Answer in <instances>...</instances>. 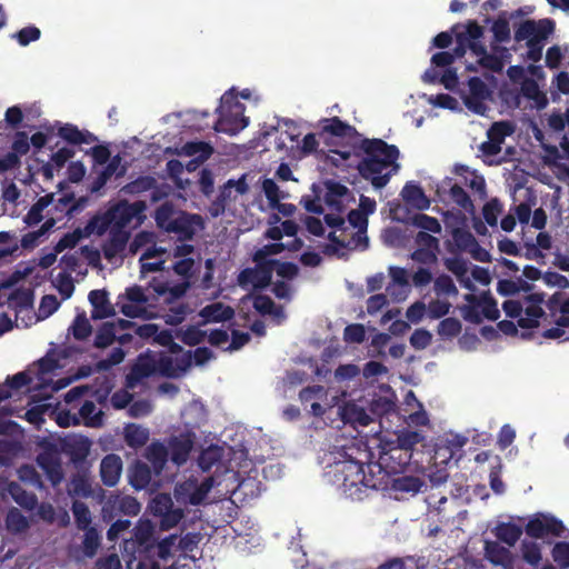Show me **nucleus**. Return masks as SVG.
Segmentation results:
<instances>
[{
  "mask_svg": "<svg viewBox=\"0 0 569 569\" xmlns=\"http://www.w3.org/2000/svg\"><path fill=\"white\" fill-rule=\"evenodd\" d=\"M355 154L361 156L356 168L359 176L369 181L375 189L385 188L399 170L397 162L400 152L397 146L382 139L365 138L355 147Z\"/></svg>",
  "mask_w": 569,
  "mask_h": 569,
  "instance_id": "nucleus-1",
  "label": "nucleus"
},
{
  "mask_svg": "<svg viewBox=\"0 0 569 569\" xmlns=\"http://www.w3.org/2000/svg\"><path fill=\"white\" fill-rule=\"evenodd\" d=\"M333 453L331 465L335 482L352 499L361 500V485L366 479L363 458H368L366 450L356 443L342 446Z\"/></svg>",
  "mask_w": 569,
  "mask_h": 569,
  "instance_id": "nucleus-2",
  "label": "nucleus"
},
{
  "mask_svg": "<svg viewBox=\"0 0 569 569\" xmlns=\"http://www.w3.org/2000/svg\"><path fill=\"white\" fill-rule=\"evenodd\" d=\"M194 260L192 258H182L173 264V271L183 277V281L179 283H170L161 278H153L150 287L159 297H163V301L171 303L183 297L190 287V278L193 274Z\"/></svg>",
  "mask_w": 569,
  "mask_h": 569,
  "instance_id": "nucleus-3",
  "label": "nucleus"
},
{
  "mask_svg": "<svg viewBox=\"0 0 569 569\" xmlns=\"http://www.w3.org/2000/svg\"><path fill=\"white\" fill-rule=\"evenodd\" d=\"M154 525L149 519H140L130 539L124 540L126 553L136 559H152L154 556Z\"/></svg>",
  "mask_w": 569,
  "mask_h": 569,
  "instance_id": "nucleus-4",
  "label": "nucleus"
},
{
  "mask_svg": "<svg viewBox=\"0 0 569 569\" xmlns=\"http://www.w3.org/2000/svg\"><path fill=\"white\" fill-rule=\"evenodd\" d=\"M243 107L237 100L234 89L227 91L220 99V106L217 111L220 112V117L214 123V130L217 132L236 133L240 129H243L249 120L244 117H238L241 113Z\"/></svg>",
  "mask_w": 569,
  "mask_h": 569,
  "instance_id": "nucleus-5",
  "label": "nucleus"
},
{
  "mask_svg": "<svg viewBox=\"0 0 569 569\" xmlns=\"http://www.w3.org/2000/svg\"><path fill=\"white\" fill-rule=\"evenodd\" d=\"M146 210V203L143 201H136L129 203L126 200H121L107 210L108 217L112 221V228H119L124 230L133 220L137 222L142 221V213Z\"/></svg>",
  "mask_w": 569,
  "mask_h": 569,
  "instance_id": "nucleus-6",
  "label": "nucleus"
},
{
  "mask_svg": "<svg viewBox=\"0 0 569 569\" xmlns=\"http://www.w3.org/2000/svg\"><path fill=\"white\" fill-rule=\"evenodd\" d=\"M555 30V22L551 19L523 20L518 24H513V39L517 42L535 40L537 38L548 39Z\"/></svg>",
  "mask_w": 569,
  "mask_h": 569,
  "instance_id": "nucleus-7",
  "label": "nucleus"
},
{
  "mask_svg": "<svg viewBox=\"0 0 569 569\" xmlns=\"http://www.w3.org/2000/svg\"><path fill=\"white\" fill-rule=\"evenodd\" d=\"M141 510L140 502L131 496L111 495L102 506V518L111 521L119 515L137 516Z\"/></svg>",
  "mask_w": 569,
  "mask_h": 569,
  "instance_id": "nucleus-8",
  "label": "nucleus"
},
{
  "mask_svg": "<svg viewBox=\"0 0 569 569\" xmlns=\"http://www.w3.org/2000/svg\"><path fill=\"white\" fill-rule=\"evenodd\" d=\"M468 93L462 97L466 108L473 113L486 114L488 110L486 100L491 96L486 82L479 77H471L468 81Z\"/></svg>",
  "mask_w": 569,
  "mask_h": 569,
  "instance_id": "nucleus-9",
  "label": "nucleus"
},
{
  "mask_svg": "<svg viewBox=\"0 0 569 569\" xmlns=\"http://www.w3.org/2000/svg\"><path fill=\"white\" fill-rule=\"evenodd\" d=\"M412 453L401 448L390 446L388 450H383L379 458V463L390 475L403 473L409 467Z\"/></svg>",
  "mask_w": 569,
  "mask_h": 569,
  "instance_id": "nucleus-10",
  "label": "nucleus"
},
{
  "mask_svg": "<svg viewBox=\"0 0 569 569\" xmlns=\"http://www.w3.org/2000/svg\"><path fill=\"white\" fill-rule=\"evenodd\" d=\"M272 271L263 264L253 268H244L238 274V284L247 289L250 284L254 290H262L270 286Z\"/></svg>",
  "mask_w": 569,
  "mask_h": 569,
  "instance_id": "nucleus-11",
  "label": "nucleus"
},
{
  "mask_svg": "<svg viewBox=\"0 0 569 569\" xmlns=\"http://www.w3.org/2000/svg\"><path fill=\"white\" fill-rule=\"evenodd\" d=\"M157 372L156 358L149 355H140L136 363L131 367L126 378V386L133 389L143 379L153 376Z\"/></svg>",
  "mask_w": 569,
  "mask_h": 569,
  "instance_id": "nucleus-12",
  "label": "nucleus"
},
{
  "mask_svg": "<svg viewBox=\"0 0 569 569\" xmlns=\"http://www.w3.org/2000/svg\"><path fill=\"white\" fill-rule=\"evenodd\" d=\"M202 319L199 326L230 321L234 317V309L231 306L217 301L204 306L199 311Z\"/></svg>",
  "mask_w": 569,
  "mask_h": 569,
  "instance_id": "nucleus-13",
  "label": "nucleus"
},
{
  "mask_svg": "<svg viewBox=\"0 0 569 569\" xmlns=\"http://www.w3.org/2000/svg\"><path fill=\"white\" fill-rule=\"evenodd\" d=\"M122 459L116 453H108L100 462V478L104 486L114 487L122 473Z\"/></svg>",
  "mask_w": 569,
  "mask_h": 569,
  "instance_id": "nucleus-14",
  "label": "nucleus"
},
{
  "mask_svg": "<svg viewBox=\"0 0 569 569\" xmlns=\"http://www.w3.org/2000/svg\"><path fill=\"white\" fill-rule=\"evenodd\" d=\"M192 447L193 439L189 433H180L179 436L171 437L168 443L171 461L177 466L186 463Z\"/></svg>",
  "mask_w": 569,
  "mask_h": 569,
  "instance_id": "nucleus-15",
  "label": "nucleus"
},
{
  "mask_svg": "<svg viewBox=\"0 0 569 569\" xmlns=\"http://www.w3.org/2000/svg\"><path fill=\"white\" fill-rule=\"evenodd\" d=\"M368 472H366V479L361 485V495L367 490H386L389 487V476L390 473L382 467V465L378 463H369L367 466Z\"/></svg>",
  "mask_w": 569,
  "mask_h": 569,
  "instance_id": "nucleus-16",
  "label": "nucleus"
},
{
  "mask_svg": "<svg viewBox=\"0 0 569 569\" xmlns=\"http://www.w3.org/2000/svg\"><path fill=\"white\" fill-rule=\"evenodd\" d=\"M88 298L92 306V319H106L114 316V308L110 303L108 292L106 290H92L89 292Z\"/></svg>",
  "mask_w": 569,
  "mask_h": 569,
  "instance_id": "nucleus-17",
  "label": "nucleus"
},
{
  "mask_svg": "<svg viewBox=\"0 0 569 569\" xmlns=\"http://www.w3.org/2000/svg\"><path fill=\"white\" fill-rule=\"evenodd\" d=\"M340 416L345 423L362 427H367L373 421V418L367 412L366 408L353 401H348L340 408Z\"/></svg>",
  "mask_w": 569,
  "mask_h": 569,
  "instance_id": "nucleus-18",
  "label": "nucleus"
},
{
  "mask_svg": "<svg viewBox=\"0 0 569 569\" xmlns=\"http://www.w3.org/2000/svg\"><path fill=\"white\" fill-rule=\"evenodd\" d=\"M39 467L43 470L51 485L58 486L63 479L60 459L53 453H41L37 458Z\"/></svg>",
  "mask_w": 569,
  "mask_h": 569,
  "instance_id": "nucleus-19",
  "label": "nucleus"
},
{
  "mask_svg": "<svg viewBox=\"0 0 569 569\" xmlns=\"http://www.w3.org/2000/svg\"><path fill=\"white\" fill-rule=\"evenodd\" d=\"M129 232L120 230L119 228H112L110 230L109 239L102 244V252L107 260H112L120 252H122L129 240Z\"/></svg>",
  "mask_w": 569,
  "mask_h": 569,
  "instance_id": "nucleus-20",
  "label": "nucleus"
},
{
  "mask_svg": "<svg viewBox=\"0 0 569 569\" xmlns=\"http://www.w3.org/2000/svg\"><path fill=\"white\" fill-rule=\"evenodd\" d=\"M320 123L322 132L333 137L356 138L360 136L353 126L342 121L339 117L321 119Z\"/></svg>",
  "mask_w": 569,
  "mask_h": 569,
  "instance_id": "nucleus-21",
  "label": "nucleus"
},
{
  "mask_svg": "<svg viewBox=\"0 0 569 569\" xmlns=\"http://www.w3.org/2000/svg\"><path fill=\"white\" fill-rule=\"evenodd\" d=\"M403 201L418 210H426L430 207V200L425 194L422 188L415 182H407L401 190Z\"/></svg>",
  "mask_w": 569,
  "mask_h": 569,
  "instance_id": "nucleus-22",
  "label": "nucleus"
},
{
  "mask_svg": "<svg viewBox=\"0 0 569 569\" xmlns=\"http://www.w3.org/2000/svg\"><path fill=\"white\" fill-rule=\"evenodd\" d=\"M491 31L493 33V41L490 47L493 52H500L505 50L499 44L507 43L511 39L510 26L509 21L506 18V12H502L498 16V18L492 22Z\"/></svg>",
  "mask_w": 569,
  "mask_h": 569,
  "instance_id": "nucleus-23",
  "label": "nucleus"
},
{
  "mask_svg": "<svg viewBox=\"0 0 569 569\" xmlns=\"http://www.w3.org/2000/svg\"><path fill=\"white\" fill-rule=\"evenodd\" d=\"M348 193L349 190L345 184L329 181L327 182L325 202L330 209L336 210L337 212H341L345 208L343 198L348 196Z\"/></svg>",
  "mask_w": 569,
  "mask_h": 569,
  "instance_id": "nucleus-24",
  "label": "nucleus"
},
{
  "mask_svg": "<svg viewBox=\"0 0 569 569\" xmlns=\"http://www.w3.org/2000/svg\"><path fill=\"white\" fill-rule=\"evenodd\" d=\"M487 559L496 566H510L512 556L509 549L495 541H487L485 546Z\"/></svg>",
  "mask_w": 569,
  "mask_h": 569,
  "instance_id": "nucleus-25",
  "label": "nucleus"
},
{
  "mask_svg": "<svg viewBox=\"0 0 569 569\" xmlns=\"http://www.w3.org/2000/svg\"><path fill=\"white\" fill-rule=\"evenodd\" d=\"M168 447L159 441L152 442L146 450V458L157 472H160L163 469L168 460Z\"/></svg>",
  "mask_w": 569,
  "mask_h": 569,
  "instance_id": "nucleus-26",
  "label": "nucleus"
},
{
  "mask_svg": "<svg viewBox=\"0 0 569 569\" xmlns=\"http://www.w3.org/2000/svg\"><path fill=\"white\" fill-rule=\"evenodd\" d=\"M181 153L196 157L197 161L204 162L213 153V147L204 141H189L182 146Z\"/></svg>",
  "mask_w": 569,
  "mask_h": 569,
  "instance_id": "nucleus-27",
  "label": "nucleus"
},
{
  "mask_svg": "<svg viewBox=\"0 0 569 569\" xmlns=\"http://www.w3.org/2000/svg\"><path fill=\"white\" fill-rule=\"evenodd\" d=\"M83 531L84 535L80 550L84 558L92 559L101 547V536L97 528H90Z\"/></svg>",
  "mask_w": 569,
  "mask_h": 569,
  "instance_id": "nucleus-28",
  "label": "nucleus"
},
{
  "mask_svg": "<svg viewBox=\"0 0 569 569\" xmlns=\"http://www.w3.org/2000/svg\"><path fill=\"white\" fill-rule=\"evenodd\" d=\"M129 478L133 488L144 489L151 481V470L147 463L136 461L130 469Z\"/></svg>",
  "mask_w": 569,
  "mask_h": 569,
  "instance_id": "nucleus-29",
  "label": "nucleus"
},
{
  "mask_svg": "<svg viewBox=\"0 0 569 569\" xmlns=\"http://www.w3.org/2000/svg\"><path fill=\"white\" fill-rule=\"evenodd\" d=\"M148 440V429L136 423H130L124 428V441L130 448L143 447Z\"/></svg>",
  "mask_w": 569,
  "mask_h": 569,
  "instance_id": "nucleus-30",
  "label": "nucleus"
},
{
  "mask_svg": "<svg viewBox=\"0 0 569 569\" xmlns=\"http://www.w3.org/2000/svg\"><path fill=\"white\" fill-rule=\"evenodd\" d=\"M496 537L506 545L513 547L522 535L521 527L511 522H501L495 529Z\"/></svg>",
  "mask_w": 569,
  "mask_h": 569,
  "instance_id": "nucleus-31",
  "label": "nucleus"
},
{
  "mask_svg": "<svg viewBox=\"0 0 569 569\" xmlns=\"http://www.w3.org/2000/svg\"><path fill=\"white\" fill-rule=\"evenodd\" d=\"M120 157L116 156L107 163L106 168L94 179L91 187L92 192L99 191L113 174L122 176L124 173V169L117 172L120 167Z\"/></svg>",
  "mask_w": 569,
  "mask_h": 569,
  "instance_id": "nucleus-32",
  "label": "nucleus"
},
{
  "mask_svg": "<svg viewBox=\"0 0 569 569\" xmlns=\"http://www.w3.org/2000/svg\"><path fill=\"white\" fill-rule=\"evenodd\" d=\"M117 339L116 333V323L114 322H103L100 328L97 330L93 346L98 349H104L110 347Z\"/></svg>",
  "mask_w": 569,
  "mask_h": 569,
  "instance_id": "nucleus-33",
  "label": "nucleus"
},
{
  "mask_svg": "<svg viewBox=\"0 0 569 569\" xmlns=\"http://www.w3.org/2000/svg\"><path fill=\"white\" fill-rule=\"evenodd\" d=\"M71 510L74 517L76 526L79 530H87L93 528L91 526V512L84 502L80 500H74L72 502Z\"/></svg>",
  "mask_w": 569,
  "mask_h": 569,
  "instance_id": "nucleus-34",
  "label": "nucleus"
},
{
  "mask_svg": "<svg viewBox=\"0 0 569 569\" xmlns=\"http://www.w3.org/2000/svg\"><path fill=\"white\" fill-rule=\"evenodd\" d=\"M112 229V221L110 217H108V212L106 211L102 214H97L92 217L84 227V234L90 236L96 233L98 236H102L108 230Z\"/></svg>",
  "mask_w": 569,
  "mask_h": 569,
  "instance_id": "nucleus-35",
  "label": "nucleus"
},
{
  "mask_svg": "<svg viewBox=\"0 0 569 569\" xmlns=\"http://www.w3.org/2000/svg\"><path fill=\"white\" fill-rule=\"evenodd\" d=\"M389 486L396 491L417 493L422 487V481L415 476H401L391 479Z\"/></svg>",
  "mask_w": 569,
  "mask_h": 569,
  "instance_id": "nucleus-36",
  "label": "nucleus"
},
{
  "mask_svg": "<svg viewBox=\"0 0 569 569\" xmlns=\"http://www.w3.org/2000/svg\"><path fill=\"white\" fill-rule=\"evenodd\" d=\"M68 491L71 496L89 498L92 496L91 482L86 476L77 475L71 479Z\"/></svg>",
  "mask_w": 569,
  "mask_h": 569,
  "instance_id": "nucleus-37",
  "label": "nucleus"
},
{
  "mask_svg": "<svg viewBox=\"0 0 569 569\" xmlns=\"http://www.w3.org/2000/svg\"><path fill=\"white\" fill-rule=\"evenodd\" d=\"M10 493L13 500L21 507L32 510L37 505V497L34 493L28 492L18 483L10 485Z\"/></svg>",
  "mask_w": 569,
  "mask_h": 569,
  "instance_id": "nucleus-38",
  "label": "nucleus"
},
{
  "mask_svg": "<svg viewBox=\"0 0 569 569\" xmlns=\"http://www.w3.org/2000/svg\"><path fill=\"white\" fill-rule=\"evenodd\" d=\"M412 226L421 229L420 231L440 233L441 224L439 220L435 217L428 216L426 213H416L411 218Z\"/></svg>",
  "mask_w": 569,
  "mask_h": 569,
  "instance_id": "nucleus-39",
  "label": "nucleus"
},
{
  "mask_svg": "<svg viewBox=\"0 0 569 569\" xmlns=\"http://www.w3.org/2000/svg\"><path fill=\"white\" fill-rule=\"evenodd\" d=\"M166 231L177 233L182 240L191 239L193 236L192 224L186 217H178L171 220Z\"/></svg>",
  "mask_w": 569,
  "mask_h": 569,
  "instance_id": "nucleus-40",
  "label": "nucleus"
},
{
  "mask_svg": "<svg viewBox=\"0 0 569 569\" xmlns=\"http://www.w3.org/2000/svg\"><path fill=\"white\" fill-rule=\"evenodd\" d=\"M156 184L154 178L150 176H141L133 181L127 183L122 191L127 194H139L152 189Z\"/></svg>",
  "mask_w": 569,
  "mask_h": 569,
  "instance_id": "nucleus-41",
  "label": "nucleus"
},
{
  "mask_svg": "<svg viewBox=\"0 0 569 569\" xmlns=\"http://www.w3.org/2000/svg\"><path fill=\"white\" fill-rule=\"evenodd\" d=\"M96 405L86 400L80 407L79 415L84 419L88 427H100L102 425V412H96Z\"/></svg>",
  "mask_w": 569,
  "mask_h": 569,
  "instance_id": "nucleus-42",
  "label": "nucleus"
},
{
  "mask_svg": "<svg viewBox=\"0 0 569 569\" xmlns=\"http://www.w3.org/2000/svg\"><path fill=\"white\" fill-rule=\"evenodd\" d=\"M69 331L76 340L82 341L91 335L92 326L84 315H78L69 328Z\"/></svg>",
  "mask_w": 569,
  "mask_h": 569,
  "instance_id": "nucleus-43",
  "label": "nucleus"
},
{
  "mask_svg": "<svg viewBox=\"0 0 569 569\" xmlns=\"http://www.w3.org/2000/svg\"><path fill=\"white\" fill-rule=\"evenodd\" d=\"M69 446V453L73 462H82L90 452L91 442L88 438L73 440Z\"/></svg>",
  "mask_w": 569,
  "mask_h": 569,
  "instance_id": "nucleus-44",
  "label": "nucleus"
},
{
  "mask_svg": "<svg viewBox=\"0 0 569 569\" xmlns=\"http://www.w3.org/2000/svg\"><path fill=\"white\" fill-rule=\"evenodd\" d=\"M502 203L499 199L493 198L487 201L482 208V216L490 227H497L498 217L502 213Z\"/></svg>",
  "mask_w": 569,
  "mask_h": 569,
  "instance_id": "nucleus-45",
  "label": "nucleus"
},
{
  "mask_svg": "<svg viewBox=\"0 0 569 569\" xmlns=\"http://www.w3.org/2000/svg\"><path fill=\"white\" fill-rule=\"evenodd\" d=\"M512 132V129L508 122H495L488 130V139L501 147L507 136Z\"/></svg>",
  "mask_w": 569,
  "mask_h": 569,
  "instance_id": "nucleus-46",
  "label": "nucleus"
},
{
  "mask_svg": "<svg viewBox=\"0 0 569 569\" xmlns=\"http://www.w3.org/2000/svg\"><path fill=\"white\" fill-rule=\"evenodd\" d=\"M327 398V390L320 385L308 386L300 390L299 399L302 405L311 403L312 401L323 400Z\"/></svg>",
  "mask_w": 569,
  "mask_h": 569,
  "instance_id": "nucleus-47",
  "label": "nucleus"
},
{
  "mask_svg": "<svg viewBox=\"0 0 569 569\" xmlns=\"http://www.w3.org/2000/svg\"><path fill=\"white\" fill-rule=\"evenodd\" d=\"M438 335L442 338H453L461 332V322L457 318H445L438 325Z\"/></svg>",
  "mask_w": 569,
  "mask_h": 569,
  "instance_id": "nucleus-48",
  "label": "nucleus"
},
{
  "mask_svg": "<svg viewBox=\"0 0 569 569\" xmlns=\"http://www.w3.org/2000/svg\"><path fill=\"white\" fill-rule=\"evenodd\" d=\"M207 337V332L199 329L197 326H188L181 331L179 338L181 341L190 347L201 343Z\"/></svg>",
  "mask_w": 569,
  "mask_h": 569,
  "instance_id": "nucleus-49",
  "label": "nucleus"
},
{
  "mask_svg": "<svg viewBox=\"0 0 569 569\" xmlns=\"http://www.w3.org/2000/svg\"><path fill=\"white\" fill-rule=\"evenodd\" d=\"M126 353L122 348H113L107 358L101 359L96 363V370L99 372L107 371L111 369L113 366L121 363Z\"/></svg>",
  "mask_w": 569,
  "mask_h": 569,
  "instance_id": "nucleus-50",
  "label": "nucleus"
},
{
  "mask_svg": "<svg viewBox=\"0 0 569 569\" xmlns=\"http://www.w3.org/2000/svg\"><path fill=\"white\" fill-rule=\"evenodd\" d=\"M452 238L455 244L461 251H468L472 248V246H477V239L473 234L465 229H455L452 232Z\"/></svg>",
  "mask_w": 569,
  "mask_h": 569,
  "instance_id": "nucleus-51",
  "label": "nucleus"
},
{
  "mask_svg": "<svg viewBox=\"0 0 569 569\" xmlns=\"http://www.w3.org/2000/svg\"><path fill=\"white\" fill-rule=\"evenodd\" d=\"M395 402L387 397H375L369 403L370 412L373 416L381 417L395 410Z\"/></svg>",
  "mask_w": 569,
  "mask_h": 569,
  "instance_id": "nucleus-52",
  "label": "nucleus"
},
{
  "mask_svg": "<svg viewBox=\"0 0 569 569\" xmlns=\"http://www.w3.org/2000/svg\"><path fill=\"white\" fill-rule=\"evenodd\" d=\"M173 507V501L168 493H158L152 498L149 509L154 517L161 516L163 512L169 511Z\"/></svg>",
  "mask_w": 569,
  "mask_h": 569,
  "instance_id": "nucleus-53",
  "label": "nucleus"
},
{
  "mask_svg": "<svg viewBox=\"0 0 569 569\" xmlns=\"http://www.w3.org/2000/svg\"><path fill=\"white\" fill-rule=\"evenodd\" d=\"M466 300L471 303L470 306H465L463 318L465 320L479 325L482 321L481 315L478 310V306H480V300L475 295H466Z\"/></svg>",
  "mask_w": 569,
  "mask_h": 569,
  "instance_id": "nucleus-54",
  "label": "nucleus"
},
{
  "mask_svg": "<svg viewBox=\"0 0 569 569\" xmlns=\"http://www.w3.org/2000/svg\"><path fill=\"white\" fill-rule=\"evenodd\" d=\"M84 236L86 234L81 229H76L72 232H67L54 246V251L62 252L66 249L74 248Z\"/></svg>",
  "mask_w": 569,
  "mask_h": 569,
  "instance_id": "nucleus-55",
  "label": "nucleus"
},
{
  "mask_svg": "<svg viewBox=\"0 0 569 569\" xmlns=\"http://www.w3.org/2000/svg\"><path fill=\"white\" fill-rule=\"evenodd\" d=\"M433 289L438 296L447 295V296H457L458 289L451 279L450 276L442 273L438 276L435 280Z\"/></svg>",
  "mask_w": 569,
  "mask_h": 569,
  "instance_id": "nucleus-56",
  "label": "nucleus"
},
{
  "mask_svg": "<svg viewBox=\"0 0 569 569\" xmlns=\"http://www.w3.org/2000/svg\"><path fill=\"white\" fill-rule=\"evenodd\" d=\"M262 191L271 207L279 206L280 200L282 198H284V196L280 191L278 184L274 182L273 179H270V178H266L262 181Z\"/></svg>",
  "mask_w": 569,
  "mask_h": 569,
  "instance_id": "nucleus-57",
  "label": "nucleus"
},
{
  "mask_svg": "<svg viewBox=\"0 0 569 569\" xmlns=\"http://www.w3.org/2000/svg\"><path fill=\"white\" fill-rule=\"evenodd\" d=\"M521 552L523 560L531 566H537L541 560V550L537 542L522 541Z\"/></svg>",
  "mask_w": 569,
  "mask_h": 569,
  "instance_id": "nucleus-58",
  "label": "nucleus"
},
{
  "mask_svg": "<svg viewBox=\"0 0 569 569\" xmlns=\"http://www.w3.org/2000/svg\"><path fill=\"white\" fill-rule=\"evenodd\" d=\"M422 440V436L418 431H402L397 437L395 447L412 453L413 447Z\"/></svg>",
  "mask_w": 569,
  "mask_h": 569,
  "instance_id": "nucleus-59",
  "label": "nucleus"
},
{
  "mask_svg": "<svg viewBox=\"0 0 569 569\" xmlns=\"http://www.w3.org/2000/svg\"><path fill=\"white\" fill-rule=\"evenodd\" d=\"M40 37L41 31L36 26L24 27L13 34V38L21 47H27L31 42L39 40Z\"/></svg>",
  "mask_w": 569,
  "mask_h": 569,
  "instance_id": "nucleus-60",
  "label": "nucleus"
},
{
  "mask_svg": "<svg viewBox=\"0 0 569 569\" xmlns=\"http://www.w3.org/2000/svg\"><path fill=\"white\" fill-rule=\"evenodd\" d=\"M183 517V511L180 508H170L169 511L163 512L159 521V527L161 530H169L176 527Z\"/></svg>",
  "mask_w": 569,
  "mask_h": 569,
  "instance_id": "nucleus-61",
  "label": "nucleus"
},
{
  "mask_svg": "<svg viewBox=\"0 0 569 569\" xmlns=\"http://www.w3.org/2000/svg\"><path fill=\"white\" fill-rule=\"evenodd\" d=\"M81 130L76 124L64 123L59 127L58 136L70 144H81Z\"/></svg>",
  "mask_w": 569,
  "mask_h": 569,
  "instance_id": "nucleus-62",
  "label": "nucleus"
},
{
  "mask_svg": "<svg viewBox=\"0 0 569 569\" xmlns=\"http://www.w3.org/2000/svg\"><path fill=\"white\" fill-rule=\"evenodd\" d=\"M449 194H450V198L452 199V201L460 208H462L465 210H469V209L473 208V203H472L469 194L466 192V190L461 186H459L457 183L451 186Z\"/></svg>",
  "mask_w": 569,
  "mask_h": 569,
  "instance_id": "nucleus-63",
  "label": "nucleus"
},
{
  "mask_svg": "<svg viewBox=\"0 0 569 569\" xmlns=\"http://www.w3.org/2000/svg\"><path fill=\"white\" fill-rule=\"evenodd\" d=\"M552 558L561 568H569V542H557L552 548Z\"/></svg>",
  "mask_w": 569,
  "mask_h": 569,
  "instance_id": "nucleus-64",
  "label": "nucleus"
}]
</instances>
